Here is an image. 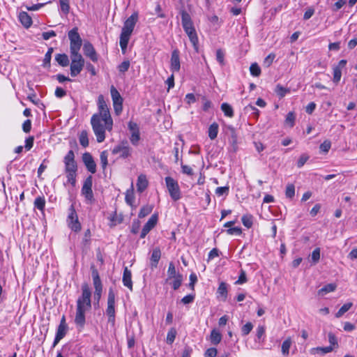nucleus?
<instances>
[{
  "label": "nucleus",
  "instance_id": "obj_1",
  "mask_svg": "<svg viewBox=\"0 0 357 357\" xmlns=\"http://www.w3.org/2000/svg\"><path fill=\"white\" fill-rule=\"evenodd\" d=\"M91 292L87 284L82 286V296L77 301L76 314L75 323L79 330L85 325V313L91 308Z\"/></svg>",
  "mask_w": 357,
  "mask_h": 357
},
{
  "label": "nucleus",
  "instance_id": "obj_2",
  "mask_svg": "<svg viewBox=\"0 0 357 357\" xmlns=\"http://www.w3.org/2000/svg\"><path fill=\"white\" fill-rule=\"evenodd\" d=\"M138 20V14L132 13L124 22L120 35L119 45L123 52L127 49L130 36Z\"/></svg>",
  "mask_w": 357,
  "mask_h": 357
},
{
  "label": "nucleus",
  "instance_id": "obj_3",
  "mask_svg": "<svg viewBox=\"0 0 357 357\" xmlns=\"http://www.w3.org/2000/svg\"><path fill=\"white\" fill-rule=\"evenodd\" d=\"M181 15V24L182 26L188 35L191 43L192 44L195 50L198 51V37L196 33L192 20L190 15L185 10H182L180 12Z\"/></svg>",
  "mask_w": 357,
  "mask_h": 357
},
{
  "label": "nucleus",
  "instance_id": "obj_4",
  "mask_svg": "<svg viewBox=\"0 0 357 357\" xmlns=\"http://www.w3.org/2000/svg\"><path fill=\"white\" fill-rule=\"evenodd\" d=\"M91 123L97 142H102L105 139V130H108L103 117H101L100 114H93L91 119Z\"/></svg>",
  "mask_w": 357,
  "mask_h": 357
},
{
  "label": "nucleus",
  "instance_id": "obj_5",
  "mask_svg": "<svg viewBox=\"0 0 357 357\" xmlns=\"http://www.w3.org/2000/svg\"><path fill=\"white\" fill-rule=\"evenodd\" d=\"M98 104L99 113L97 114H100L101 117H103L106 127L107 128L108 130L110 131L112 129L113 121L102 95H100L98 96Z\"/></svg>",
  "mask_w": 357,
  "mask_h": 357
},
{
  "label": "nucleus",
  "instance_id": "obj_6",
  "mask_svg": "<svg viewBox=\"0 0 357 357\" xmlns=\"http://www.w3.org/2000/svg\"><path fill=\"white\" fill-rule=\"evenodd\" d=\"M106 314L108 316V322L112 326L115 324V294L112 289H109L107 297V307Z\"/></svg>",
  "mask_w": 357,
  "mask_h": 357
},
{
  "label": "nucleus",
  "instance_id": "obj_7",
  "mask_svg": "<svg viewBox=\"0 0 357 357\" xmlns=\"http://www.w3.org/2000/svg\"><path fill=\"white\" fill-rule=\"evenodd\" d=\"M132 148L129 146L128 141L123 140L114 147L112 151V154H119V158L126 159L131 156Z\"/></svg>",
  "mask_w": 357,
  "mask_h": 357
},
{
  "label": "nucleus",
  "instance_id": "obj_8",
  "mask_svg": "<svg viewBox=\"0 0 357 357\" xmlns=\"http://www.w3.org/2000/svg\"><path fill=\"white\" fill-rule=\"evenodd\" d=\"M165 182L172 199L174 201L178 200L181 198V191L177 181L167 176L165 178Z\"/></svg>",
  "mask_w": 357,
  "mask_h": 357
},
{
  "label": "nucleus",
  "instance_id": "obj_9",
  "mask_svg": "<svg viewBox=\"0 0 357 357\" xmlns=\"http://www.w3.org/2000/svg\"><path fill=\"white\" fill-rule=\"evenodd\" d=\"M93 178L89 176L84 181L82 188V195L85 197L88 203L92 204L94 202V197L92 190Z\"/></svg>",
  "mask_w": 357,
  "mask_h": 357
},
{
  "label": "nucleus",
  "instance_id": "obj_10",
  "mask_svg": "<svg viewBox=\"0 0 357 357\" xmlns=\"http://www.w3.org/2000/svg\"><path fill=\"white\" fill-rule=\"evenodd\" d=\"M68 36L70 40V50H80L82 40L78 33V29L75 27L69 31Z\"/></svg>",
  "mask_w": 357,
  "mask_h": 357
},
{
  "label": "nucleus",
  "instance_id": "obj_11",
  "mask_svg": "<svg viewBox=\"0 0 357 357\" xmlns=\"http://www.w3.org/2000/svg\"><path fill=\"white\" fill-rule=\"evenodd\" d=\"M68 225L74 231L77 232L81 230V224L79 222L77 214L73 205L69 208L68 216Z\"/></svg>",
  "mask_w": 357,
  "mask_h": 357
},
{
  "label": "nucleus",
  "instance_id": "obj_12",
  "mask_svg": "<svg viewBox=\"0 0 357 357\" xmlns=\"http://www.w3.org/2000/svg\"><path fill=\"white\" fill-rule=\"evenodd\" d=\"M65 165V172H72L77 171V165L75 160V153L73 150H70L63 158Z\"/></svg>",
  "mask_w": 357,
  "mask_h": 357
},
{
  "label": "nucleus",
  "instance_id": "obj_13",
  "mask_svg": "<svg viewBox=\"0 0 357 357\" xmlns=\"http://www.w3.org/2000/svg\"><path fill=\"white\" fill-rule=\"evenodd\" d=\"M84 54L89 57L93 62H97L98 60V54L93 45L89 41H86L83 46Z\"/></svg>",
  "mask_w": 357,
  "mask_h": 357
},
{
  "label": "nucleus",
  "instance_id": "obj_14",
  "mask_svg": "<svg viewBox=\"0 0 357 357\" xmlns=\"http://www.w3.org/2000/svg\"><path fill=\"white\" fill-rule=\"evenodd\" d=\"M158 221V215L153 214L144 225L140 234V238H144L148 233L156 225Z\"/></svg>",
  "mask_w": 357,
  "mask_h": 357
},
{
  "label": "nucleus",
  "instance_id": "obj_15",
  "mask_svg": "<svg viewBox=\"0 0 357 357\" xmlns=\"http://www.w3.org/2000/svg\"><path fill=\"white\" fill-rule=\"evenodd\" d=\"M82 160L86 166V168L89 172L91 174H94L96 172V164L91 155L89 153H84L82 155Z\"/></svg>",
  "mask_w": 357,
  "mask_h": 357
},
{
  "label": "nucleus",
  "instance_id": "obj_16",
  "mask_svg": "<svg viewBox=\"0 0 357 357\" xmlns=\"http://www.w3.org/2000/svg\"><path fill=\"white\" fill-rule=\"evenodd\" d=\"M181 68L179 51L174 50L172 52L170 59V69L173 72H178Z\"/></svg>",
  "mask_w": 357,
  "mask_h": 357
},
{
  "label": "nucleus",
  "instance_id": "obj_17",
  "mask_svg": "<svg viewBox=\"0 0 357 357\" xmlns=\"http://www.w3.org/2000/svg\"><path fill=\"white\" fill-rule=\"evenodd\" d=\"M347 63V60L342 59L337 66L333 67V82L337 84L340 81L342 70L345 68Z\"/></svg>",
  "mask_w": 357,
  "mask_h": 357
},
{
  "label": "nucleus",
  "instance_id": "obj_18",
  "mask_svg": "<svg viewBox=\"0 0 357 357\" xmlns=\"http://www.w3.org/2000/svg\"><path fill=\"white\" fill-rule=\"evenodd\" d=\"M122 281L125 287L132 291V273L127 266L124 267Z\"/></svg>",
  "mask_w": 357,
  "mask_h": 357
},
{
  "label": "nucleus",
  "instance_id": "obj_19",
  "mask_svg": "<svg viewBox=\"0 0 357 357\" xmlns=\"http://www.w3.org/2000/svg\"><path fill=\"white\" fill-rule=\"evenodd\" d=\"M84 66V62H77V61H71L70 63V75L72 77H76L78 75Z\"/></svg>",
  "mask_w": 357,
  "mask_h": 357
},
{
  "label": "nucleus",
  "instance_id": "obj_20",
  "mask_svg": "<svg viewBox=\"0 0 357 357\" xmlns=\"http://www.w3.org/2000/svg\"><path fill=\"white\" fill-rule=\"evenodd\" d=\"M161 257V250L159 248L153 249L151 257V267L155 268L158 266V261Z\"/></svg>",
  "mask_w": 357,
  "mask_h": 357
},
{
  "label": "nucleus",
  "instance_id": "obj_21",
  "mask_svg": "<svg viewBox=\"0 0 357 357\" xmlns=\"http://www.w3.org/2000/svg\"><path fill=\"white\" fill-rule=\"evenodd\" d=\"M91 274L95 291H100V290H102V284L98 271L96 268H93Z\"/></svg>",
  "mask_w": 357,
  "mask_h": 357
},
{
  "label": "nucleus",
  "instance_id": "obj_22",
  "mask_svg": "<svg viewBox=\"0 0 357 357\" xmlns=\"http://www.w3.org/2000/svg\"><path fill=\"white\" fill-rule=\"evenodd\" d=\"M67 331L68 326H58L56 336L53 342V347H55L60 342V340L65 337Z\"/></svg>",
  "mask_w": 357,
  "mask_h": 357
},
{
  "label": "nucleus",
  "instance_id": "obj_23",
  "mask_svg": "<svg viewBox=\"0 0 357 357\" xmlns=\"http://www.w3.org/2000/svg\"><path fill=\"white\" fill-rule=\"evenodd\" d=\"M19 19L22 24L26 28H29L32 24L31 17L26 12H21L19 15Z\"/></svg>",
  "mask_w": 357,
  "mask_h": 357
},
{
  "label": "nucleus",
  "instance_id": "obj_24",
  "mask_svg": "<svg viewBox=\"0 0 357 357\" xmlns=\"http://www.w3.org/2000/svg\"><path fill=\"white\" fill-rule=\"evenodd\" d=\"M148 186V181L144 174H141L137 178V188L140 192H143Z\"/></svg>",
  "mask_w": 357,
  "mask_h": 357
},
{
  "label": "nucleus",
  "instance_id": "obj_25",
  "mask_svg": "<svg viewBox=\"0 0 357 357\" xmlns=\"http://www.w3.org/2000/svg\"><path fill=\"white\" fill-rule=\"evenodd\" d=\"M227 284L225 282H221L219 284V287L217 290V294L218 296H220L222 301H226L227 298Z\"/></svg>",
  "mask_w": 357,
  "mask_h": 357
},
{
  "label": "nucleus",
  "instance_id": "obj_26",
  "mask_svg": "<svg viewBox=\"0 0 357 357\" xmlns=\"http://www.w3.org/2000/svg\"><path fill=\"white\" fill-rule=\"evenodd\" d=\"M55 60L62 67H66L70 63L69 58L66 54H57Z\"/></svg>",
  "mask_w": 357,
  "mask_h": 357
},
{
  "label": "nucleus",
  "instance_id": "obj_27",
  "mask_svg": "<svg viewBox=\"0 0 357 357\" xmlns=\"http://www.w3.org/2000/svg\"><path fill=\"white\" fill-rule=\"evenodd\" d=\"M336 285L333 283L328 284L318 291V295L324 296L328 293L333 292L335 290Z\"/></svg>",
  "mask_w": 357,
  "mask_h": 357
},
{
  "label": "nucleus",
  "instance_id": "obj_28",
  "mask_svg": "<svg viewBox=\"0 0 357 357\" xmlns=\"http://www.w3.org/2000/svg\"><path fill=\"white\" fill-rule=\"evenodd\" d=\"M292 344V340L290 337H287L282 344L281 351L282 354L287 356L289 354V349Z\"/></svg>",
  "mask_w": 357,
  "mask_h": 357
},
{
  "label": "nucleus",
  "instance_id": "obj_29",
  "mask_svg": "<svg viewBox=\"0 0 357 357\" xmlns=\"http://www.w3.org/2000/svg\"><path fill=\"white\" fill-rule=\"evenodd\" d=\"M80 50H70L71 61L84 62L82 55L79 53Z\"/></svg>",
  "mask_w": 357,
  "mask_h": 357
},
{
  "label": "nucleus",
  "instance_id": "obj_30",
  "mask_svg": "<svg viewBox=\"0 0 357 357\" xmlns=\"http://www.w3.org/2000/svg\"><path fill=\"white\" fill-rule=\"evenodd\" d=\"M218 124L217 123H213L208 128V137L211 139H215L218 133Z\"/></svg>",
  "mask_w": 357,
  "mask_h": 357
},
{
  "label": "nucleus",
  "instance_id": "obj_31",
  "mask_svg": "<svg viewBox=\"0 0 357 357\" xmlns=\"http://www.w3.org/2000/svg\"><path fill=\"white\" fill-rule=\"evenodd\" d=\"M111 96L113 104L123 103V98L119 91L113 86L111 87Z\"/></svg>",
  "mask_w": 357,
  "mask_h": 357
},
{
  "label": "nucleus",
  "instance_id": "obj_32",
  "mask_svg": "<svg viewBox=\"0 0 357 357\" xmlns=\"http://www.w3.org/2000/svg\"><path fill=\"white\" fill-rule=\"evenodd\" d=\"M222 340V335L217 330L213 329L211 332L210 340L212 344H218Z\"/></svg>",
  "mask_w": 357,
  "mask_h": 357
},
{
  "label": "nucleus",
  "instance_id": "obj_33",
  "mask_svg": "<svg viewBox=\"0 0 357 357\" xmlns=\"http://www.w3.org/2000/svg\"><path fill=\"white\" fill-rule=\"evenodd\" d=\"M34 207L40 210V211H43L45 206V199L43 196L37 197L34 200Z\"/></svg>",
  "mask_w": 357,
  "mask_h": 357
},
{
  "label": "nucleus",
  "instance_id": "obj_34",
  "mask_svg": "<svg viewBox=\"0 0 357 357\" xmlns=\"http://www.w3.org/2000/svg\"><path fill=\"white\" fill-rule=\"evenodd\" d=\"M221 109L224 112L225 115L228 117L234 116V110L230 105L227 102H224L221 105Z\"/></svg>",
  "mask_w": 357,
  "mask_h": 357
},
{
  "label": "nucleus",
  "instance_id": "obj_35",
  "mask_svg": "<svg viewBox=\"0 0 357 357\" xmlns=\"http://www.w3.org/2000/svg\"><path fill=\"white\" fill-rule=\"evenodd\" d=\"M228 129L229 130L231 134L229 143L233 146L234 149L236 150L237 144V135L235 129L232 126H228Z\"/></svg>",
  "mask_w": 357,
  "mask_h": 357
},
{
  "label": "nucleus",
  "instance_id": "obj_36",
  "mask_svg": "<svg viewBox=\"0 0 357 357\" xmlns=\"http://www.w3.org/2000/svg\"><path fill=\"white\" fill-rule=\"evenodd\" d=\"M241 221L243 225L249 229L253 225V217L252 215H244L241 218Z\"/></svg>",
  "mask_w": 357,
  "mask_h": 357
},
{
  "label": "nucleus",
  "instance_id": "obj_37",
  "mask_svg": "<svg viewBox=\"0 0 357 357\" xmlns=\"http://www.w3.org/2000/svg\"><path fill=\"white\" fill-rule=\"evenodd\" d=\"M176 333V330L174 328H172L169 330L166 339V342L168 344H172L174 342Z\"/></svg>",
  "mask_w": 357,
  "mask_h": 357
},
{
  "label": "nucleus",
  "instance_id": "obj_38",
  "mask_svg": "<svg viewBox=\"0 0 357 357\" xmlns=\"http://www.w3.org/2000/svg\"><path fill=\"white\" fill-rule=\"evenodd\" d=\"M54 50L52 47H50L46 52L44 59H43V66L45 68H49L50 67V61L52 59V54Z\"/></svg>",
  "mask_w": 357,
  "mask_h": 357
},
{
  "label": "nucleus",
  "instance_id": "obj_39",
  "mask_svg": "<svg viewBox=\"0 0 357 357\" xmlns=\"http://www.w3.org/2000/svg\"><path fill=\"white\" fill-rule=\"evenodd\" d=\"M79 140L80 144L83 147L86 148V146H89L88 134L86 130H83L81 132L79 137Z\"/></svg>",
  "mask_w": 357,
  "mask_h": 357
},
{
  "label": "nucleus",
  "instance_id": "obj_40",
  "mask_svg": "<svg viewBox=\"0 0 357 357\" xmlns=\"http://www.w3.org/2000/svg\"><path fill=\"white\" fill-rule=\"evenodd\" d=\"M168 278L167 280L174 278L177 275H181L180 273H176L174 264L173 262H170L167 271Z\"/></svg>",
  "mask_w": 357,
  "mask_h": 357
},
{
  "label": "nucleus",
  "instance_id": "obj_41",
  "mask_svg": "<svg viewBox=\"0 0 357 357\" xmlns=\"http://www.w3.org/2000/svg\"><path fill=\"white\" fill-rule=\"evenodd\" d=\"M295 119H296V116H295L294 112H289L287 114V116L285 119V124L287 126H288L289 127L292 128L294 126Z\"/></svg>",
  "mask_w": 357,
  "mask_h": 357
},
{
  "label": "nucleus",
  "instance_id": "obj_42",
  "mask_svg": "<svg viewBox=\"0 0 357 357\" xmlns=\"http://www.w3.org/2000/svg\"><path fill=\"white\" fill-rule=\"evenodd\" d=\"M352 306L351 303H347L344 304L335 314L337 318L341 317L345 312H347Z\"/></svg>",
  "mask_w": 357,
  "mask_h": 357
},
{
  "label": "nucleus",
  "instance_id": "obj_43",
  "mask_svg": "<svg viewBox=\"0 0 357 357\" xmlns=\"http://www.w3.org/2000/svg\"><path fill=\"white\" fill-rule=\"evenodd\" d=\"M333 350V348L332 346L324 347H318L316 348H313L312 349V353H314V351H316L317 353H319L321 355H324V354L331 352Z\"/></svg>",
  "mask_w": 357,
  "mask_h": 357
},
{
  "label": "nucleus",
  "instance_id": "obj_44",
  "mask_svg": "<svg viewBox=\"0 0 357 357\" xmlns=\"http://www.w3.org/2000/svg\"><path fill=\"white\" fill-rule=\"evenodd\" d=\"M275 92L280 98H282L289 92V89L281 86L280 84H278L275 87Z\"/></svg>",
  "mask_w": 357,
  "mask_h": 357
},
{
  "label": "nucleus",
  "instance_id": "obj_45",
  "mask_svg": "<svg viewBox=\"0 0 357 357\" xmlns=\"http://www.w3.org/2000/svg\"><path fill=\"white\" fill-rule=\"evenodd\" d=\"M285 195L287 198L292 199L295 195V186L292 183L287 184L285 190Z\"/></svg>",
  "mask_w": 357,
  "mask_h": 357
},
{
  "label": "nucleus",
  "instance_id": "obj_46",
  "mask_svg": "<svg viewBox=\"0 0 357 357\" xmlns=\"http://www.w3.org/2000/svg\"><path fill=\"white\" fill-rule=\"evenodd\" d=\"M108 153L107 151H103L100 153V159L101 166L103 170H105L108 165L107 161Z\"/></svg>",
  "mask_w": 357,
  "mask_h": 357
},
{
  "label": "nucleus",
  "instance_id": "obj_47",
  "mask_svg": "<svg viewBox=\"0 0 357 357\" xmlns=\"http://www.w3.org/2000/svg\"><path fill=\"white\" fill-rule=\"evenodd\" d=\"M250 71V74L255 77H258L261 74V68L257 63L251 64Z\"/></svg>",
  "mask_w": 357,
  "mask_h": 357
},
{
  "label": "nucleus",
  "instance_id": "obj_48",
  "mask_svg": "<svg viewBox=\"0 0 357 357\" xmlns=\"http://www.w3.org/2000/svg\"><path fill=\"white\" fill-rule=\"evenodd\" d=\"M61 10L64 14H68L70 11V0H59Z\"/></svg>",
  "mask_w": 357,
  "mask_h": 357
},
{
  "label": "nucleus",
  "instance_id": "obj_49",
  "mask_svg": "<svg viewBox=\"0 0 357 357\" xmlns=\"http://www.w3.org/2000/svg\"><path fill=\"white\" fill-rule=\"evenodd\" d=\"M151 211H152L151 206H150L149 205L144 206L140 209L138 216L140 218H144L146 215H148L149 213H151Z\"/></svg>",
  "mask_w": 357,
  "mask_h": 357
},
{
  "label": "nucleus",
  "instance_id": "obj_50",
  "mask_svg": "<svg viewBox=\"0 0 357 357\" xmlns=\"http://www.w3.org/2000/svg\"><path fill=\"white\" fill-rule=\"evenodd\" d=\"M27 98L33 102L34 105H37L40 107V106L44 107L43 104L40 102V100L36 98V95L34 91L32 90V93H29Z\"/></svg>",
  "mask_w": 357,
  "mask_h": 357
},
{
  "label": "nucleus",
  "instance_id": "obj_51",
  "mask_svg": "<svg viewBox=\"0 0 357 357\" xmlns=\"http://www.w3.org/2000/svg\"><path fill=\"white\" fill-rule=\"evenodd\" d=\"M253 328V324L251 322H248L241 328L242 335H248Z\"/></svg>",
  "mask_w": 357,
  "mask_h": 357
},
{
  "label": "nucleus",
  "instance_id": "obj_52",
  "mask_svg": "<svg viewBox=\"0 0 357 357\" xmlns=\"http://www.w3.org/2000/svg\"><path fill=\"white\" fill-rule=\"evenodd\" d=\"M311 259H312V263L314 264H317L319 261V259H320V248H317L312 251V255H311Z\"/></svg>",
  "mask_w": 357,
  "mask_h": 357
},
{
  "label": "nucleus",
  "instance_id": "obj_53",
  "mask_svg": "<svg viewBox=\"0 0 357 357\" xmlns=\"http://www.w3.org/2000/svg\"><path fill=\"white\" fill-rule=\"evenodd\" d=\"M247 282V277L245 271L243 269L240 271V275L238 280L235 282L236 284H243Z\"/></svg>",
  "mask_w": 357,
  "mask_h": 357
},
{
  "label": "nucleus",
  "instance_id": "obj_54",
  "mask_svg": "<svg viewBox=\"0 0 357 357\" xmlns=\"http://www.w3.org/2000/svg\"><path fill=\"white\" fill-rule=\"evenodd\" d=\"M76 172H66L68 182L73 186L76 183Z\"/></svg>",
  "mask_w": 357,
  "mask_h": 357
},
{
  "label": "nucleus",
  "instance_id": "obj_55",
  "mask_svg": "<svg viewBox=\"0 0 357 357\" xmlns=\"http://www.w3.org/2000/svg\"><path fill=\"white\" fill-rule=\"evenodd\" d=\"M130 63L129 61H124L120 65H119L118 70L120 73H124L125 72L128 71L130 68Z\"/></svg>",
  "mask_w": 357,
  "mask_h": 357
},
{
  "label": "nucleus",
  "instance_id": "obj_56",
  "mask_svg": "<svg viewBox=\"0 0 357 357\" xmlns=\"http://www.w3.org/2000/svg\"><path fill=\"white\" fill-rule=\"evenodd\" d=\"M182 275H177L176 278H174V281L172 282V287L174 290H176L180 287L182 283Z\"/></svg>",
  "mask_w": 357,
  "mask_h": 357
},
{
  "label": "nucleus",
  "instance_id": "obj_57",
  "mask_svg": "<svg viewBox=\"0 0 357 357\" xmlns=\"http://www.w3.org/2000/svg\"><path fill=\"white\" fill-rule=\"evenodd\" d=\"M331 146V142L329 140H325L322 144H321L319 149L321 151L324 153H328Z\"/></svg>",
  "mask_w": 357,
  "mask_h": 357
},
{
  "label": "nucleus",
  "instance_id": "obj_58",
  "mask_svg": "<svg viewBox=\"0 0 357 357\" xmlns=\"http://www.w3.org/2000/svg\"><path fill=\"white\" fill-rule=\"evenodd\" d=\"M225 59L224 52L220 49L216 51V59L221 66L225 65V59Z\"/></svg>",
  "mask_w": 357,
  "mask_h": 357
},
{
  "label": "nucleus",
  "instance_id": "obj_59",
  "mask_svg": "<svg viewBox=\"0 0 357 357\" xmlns=\"http://www.w3.org/2000/svg\"><path fill=\"white\" fill-rule=\"evenodd\" d=\"M139 139H140L139 132H136L135 133L131 134L130 140L134 146H137L138 144Z\"/></svg>",
  "mask_w": 357,
  "mask_h": 357
},
{
  "label": "nucleus",
  "instance_id": "obj_60",
  "mask_svg": "<svg viewBox=\"0 0 357 357\" xmlns=\"http://www.w3.org/2000/svg\"><path fill=\"white\" fill-rule=\"evenodd\" d=\"M227 233L229 235H237L239 236L242 233V230L240 227H231L227 229Z\"/></svg>",
  "mask_w": 357,
  "mask_h": 357
},
{
  "label": "nucleus",
  "instance_id": "obj_61",
  "mask_svg": "<svg viewBox=\"0 0 357 357\" xmlns=\"http://www.w3.org/2000/svg\"><path fill=\"white\" fill-rule=\"evenodd\" d=\"M309 159V156L306 154H303L300 156L298 162H297V167L298 168L302 167L305 163Z\"/></svg>",
  "mask_w": 357,
  "mask_h": 357
},
{
  "label": "nucleus",
  "instance_id": "obj_62",
  "mask_svg": "<svg viewBox=\"0 0 357 357\" xmlns=\"http://www.w3.org/2000/svg\"><path fill=\"white\" fill-rule=\"evenodd\" d=\"M195 298V294H188V295L184 296L181 299V303H183L184 305L191 303L194 301Z\"/></svg>",
  "mask_w": 357,
  "mask_h": 357
},
{
  "label": "nucleus",
  "instance_id": "obj_63",
  "mask_svg": "<svg viewBox=\"0 0 357 357\" xmlns=\"http://www.w3.org/2000/svg\"><path fill=\"white\" fill-rule=\"evenodd\" d=\"M34 137L33 136H30L25 140V146L24 148L29 151L33 146Z\"/></svg>",
  "mask_w": 357,
  "mask_h": 357
},
{
  "label": "nucleus",
  "instance_id": "obj_64",
  "mask_svg": "<svg viewBox=\"0 0 357 357\" xmlns=\"http://www.w3.org/2000/svg\"><path fill=\"white\" fill-rule=\"evenodd\" d=\"M218 351L215 348L211 347L208 349L204 354L205 357H215L217 356Z\"/></svg>",
  "mask_w": 357,
  "mask_h": 357
}]
</instances>
